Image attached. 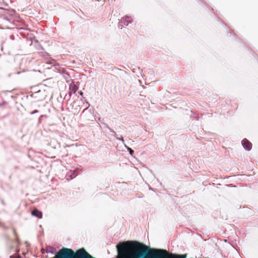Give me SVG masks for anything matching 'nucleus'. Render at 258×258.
Segmentation results:
<instances>
[{"label": "nucleus", "instance_id": "nucleus-1", "mask_svg": "<svg viewBox=\"0 0 258 258\" xmlns=\"http://www.w3.org/2000/svg\"><path fill=\"white\" fill-rule=\"evenodd\" d=\"M118 258H146L153 248L137 242L127 241L116 246Z\"/></svg>", "mask_w": 258, "mask_h": 258}, {"label": "nucleus", "instance_id": "nucleus-2", "mask_svg": "<svg viewBox=\"0 0 258 258\" xmlns=\"http://www.w3.org/2000/svg\"><path fill=\"white\" fill-rule=\"evenodd\" d=\"M56 257L57 258H95L83 249L78 250L75 254L72 249L69 248H62L59 250Z\"/></svg>", "mask_w": 258, "mask_h": 258}, {"label": "nucleus", "instance_id": "nucleus-3", "mask_svg": "<svg viewBox=\"0 0 258 258\" xmlns=\"http://www.w3.org/2000/svg\"><path fill=\"white\" fill-rule=\"evenodd\" d=\"M186 254L176 255L174 258H186ZM146 258H170L165 250L153 248Z\"/></svg>", "mask_w": 258, "mask_h": 258}, {"label": "nucleus", "instance_id": "nucleus-4", "mask_svg": "<svg viewBox=\"0 0 258 258\" xmlns=\"http://www.w3.org/2000/svg\"><path fill=\"white\" fill-rule=\"evenodd\" d=\"M0 9L4 11L3 14L4 20L11 23V19L14 16L15 11L14 10H4L2 8H1Z\"/></svg>", "mask_w": 258, "mask_h": 258}, {"label": "nucleus", "instance_id": "nucleus-5", "mask_svg": "<svg viewBox=\"0 0 258 258\" xmlns=\"http://www.w3.org/2000/svg\"><path fill=\"white\" fill-rule=\"evenodd\" d=\"M132 23L131 18L126 16L124 17H122L120 19V20L118 23V26L119 27H120V28L122 29V27L123 26V25L127 26L130 23Z\"/></svg>", "mask_w": 258, "mask_h": 258}, {"label": "nucleus", "instance_id": "nucleus-6", "mask_svg": "<svg viewBox=\"0 0 258 258\" xmlns=\"http://www.w3.org/2000/svg\"><path fill=\"white\" fill-rule=\"evenodd\" d=\"M78 86H77V85L75 84V83L74 82H72L70 85V87H69V95L71 96L72 95V94H74L76 92V91L78 90Z\"/></svg>", "mask_w": 258, "mask_h": 258}, {"label": "nucleus", "instance_id": "nucleus-7", "mask_svg": "<svg viewBox=\"0 0 258 258\" xmlns=\"http://www.w3.org/2000/svg\"><path fill=\"white\" fill-rule=\"evenodd\" d=\"M241 144L245 149L247 151H249L251 149L252 144L246 139L243 140L241 142Z\"/></svg>", "mask_w": 258, "mask_h": 258}, {"label": "nucleus", "instance_id": "nucleus-8", "mask_svg": "<svg viewBox=\"0 0 258 258\" xmlns=\"http://www.w3.org/2000/svg\"><path fill=\"white\" fill-rule=\"evenodd\" d=\"M32 215L34 216H36L39 219H41L42 217V213L40 211L35 209L32 212Z\"/></svg>", "mask_w": 258, "mask_h": 258}, {"label": "nucleus", "instance_id": "nucleus-9", "mask_svg": "<svg viewBox=\"0 0 258 258\" xmlns=\"http://www.w3.org/2000/svg\"><path fill=\"white\" fill-rule=\"evenodd\" d=\"M76 171V170L70 171L68 173V176L70 177V179H73V178H74L76 176V175H74Z\"/></svg>", "mask_w": 258, "mask_h": 258}, {"label": "nucleus", "instance_id": "nucleus-10", "mask_svg": "<svg viewBox=\"0 0 258 258\" xmlns=\"http://www.w3.org/2000/svg\"><path fill=\"white\" fill-rule=\"evenodd\" d=\"M127 149L128 151H129L130 154L131 155H133V154L134 152V151L131 148H130L129 147H127Z\"/></svg>", "mask_w": 258, "mask_h": 258}, {"label": "nucleus", "instance_id": "nucleus-11", "mask_svg": "<svg viewBox=\"0 0 258 258\" xmlns=\"http://www.w3.org/2000/svg\"><path fill=\"white\" fill-rule=\"evenodd\" d=\"M10 258H19V256L17 255H13L10 256Z\"/></svg>", "mask_w": 258, "mask_h": 258}, {"label": "nucleus", "instance_id": "nucleus-12", "mask_svg": "<svg viewBox=\"0 0 258 258\" xmlns=\"http://www.w3.org/2000/svg\"><path fill=\"white\" fill-rule=\"evenodd\" d=\"M37 112H38V110H34L33 111H32V112H31V114H35V113H37Z\"/></svg>", "mask_w": 258, "mask_h": 258}, {"label": "nucleus", "instance_id": "nucleus-13", "mask_svg": "<svg viewBox=\"0 0 258 258\" xmlns=\"http://www.w3.org/2000/svg\"><path fill=\"white\" fill-rule=\"evenodd\" d=\"M108 128L110 132L115 134V132L113 130H112L111 128H110L109 127Z\"/></svg>", "mask_w": 258, "mask_h": 258}, {"label": "nucleus", "instance_id": "nucleus-14", "mask_svg": "<svg viewBox=\"0 0 258 258\" xmlns=\"http://www.w3.org/2000/svg\"><path fill=\"white\" fill-rule=\"evenodd\" d=\"M120 140H121V141H122V142H123V141H124V140H123V138H121V139H120Z\"/></svg>", "mask_w": 258, "mask_h": 258}, {"label": "nucleus", "instance_id": "nucleus-15", "mask_svg": "<svg viewBox=\"0 0 258 258\" xmlns=\"http://www.w3.org/2000/svg\"><path fill=\"white\" fill-rule=\"evenodd\" d=\"M80 95H83V93L82 92H80Z\"/></svg>", "mask_w": 258, "mask_h": 258}]
</instances>
